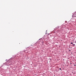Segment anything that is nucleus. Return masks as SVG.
<instances>
[{"label": "nucleus", "instance_id": "20e7f679", "mask_svg": "<svg viewBox=\"0 0 76 76\" xmlns=\"http://www.w3.org/2000/svg\"><path fill=\"white\" fill-rule=\"evenodd\" d=\"M71 44H73V43L72 42H71Z\"/></svg>", "mask_w": 76, "mask_h": 76}, {"label": "nucleus", "instance_id": "ddd939ff", "mask_svg": "<svg viewBox=\"0 0 76 76\" xmlns=\"http://www.w3.org/2000/svg\"><path fill=\"white\" fill-rule=\"evenodd\" d=\"M1 67H3V66H1Z\"/></svg>", "mask_w": 76, "mask_h": 76}, {"label": "nucleus", "instance_id": "6e6552de", "mask_svg": "<svg viewBox=\"0 0 76 76\" xmlns=\"http://www.w3.org/2000/svg\"><path fill=\"white\" fill-rule=\"evenodd\" d=\"M74 66H76V65H74Z\"/></svg>", "mask_w": 76, "mask_h": 76}, {"label": "nucleus", "instance_id": "1a4fd4ad", "mask_svg": "<svg viewBox=\"0 0 76 76\" xmlns=\"http://www.w3.org/2000/svg\"><path fill=\"white\" fill-rule=\"evenodd\" d=\"M40 39H39V40H40Z\"/></svg>", "mask_w": 76, "mask_h": 76}, {"label": "nucleus", "instance_id": "9b49d317", "mask_svg": "<svg viewBox=\"0 0 76 76\" xmlns=\"http://www.w3.org/2000/svg\"><path fill=\"white\" fill-rule=\"evenodd\" d=\"M70 64H72V63H71Z\"/></svg>", "mask_w": 76, "mask_h": 76}, {"label": "nucleus", "instance_id": "7ed1b4c3", "mask_svg": "<svg viewBox=\"0 0 76 76\" xmlns=\"http://www.w3.org/2000/svg\"><path fill=\"white\" fill-rule=\"evenodd\" d=\"M58 28H59V26H57L56 28V29H58Z\"/></svg>", "mask_w": 76, "mask_h": 76}, {"label": "nucleus", "instance_id": "39448f33", "mask_svg": "<svg viewBox=\"0 0 76 76\" xmlns=\"http://www.w3.org/2000/svg\"><path fill=\"white\" fill-rule=\"evenodd\" d=\"M75 45V44H73V45Z\"/></svg>", "mask_w": 76, "mask_h": 76}, {"label": "nucleus", "instance_id": "4468645a", "mask_svg": "<svg viewBox=\"0 0 76 76\" xmlns=\"http://www.w3.org/2000/svg\"><path fill=\"white\" fill-rule=\"evenodd\" d=\"M47 31H46V32H47Z\"/></svg>", "mask_w": 76, "mask_h": 76}, {"label": "nucleus", "instance_id": "0eeeda50", "mask_svg": "<svg viewBox=\"0 0 76 76\" xmlns=\"http://www.w3.org/2000/svg\"><path fill=\"white\" fill-rule=\"evenodd\" d=\"M75 43H76V41H75Z\"/></svg>", "mask_w": 76, "mask_h": 76}, {"label": "nucleus", "instance_id": "f257e3e1", "mask_svg": "<svg viewBox=\"0 0 76 76\" xmlns=\"http://www.w3.org/2000/svg\"><path fill=\"white\" fill-rule=\"evenodd\" d=\"M36 44H35V43L31 45V46H33V47H35V46H36Z\"/></svg>", "mask_w": 76, "mask_h": 76}, {"label": "nucleus", "instance_id": "2eb2a0df", "mask_svg": "<svg viewBox=\"0 0 76 76\" xmlns=\"http://www.w3.org/2000/svg\"><path fill=\"white\" fill-rule=\"evenodd\" d=\"M26 51V50H24V51Z\"/></svg>", "mask_w": 76, "mask_h": 76}, {"label": "nucleus", "instance_id": "9d476101", "mask_svg": "<svg viewBox=\"0 0 76 76\" xmlns=\"http://www.w3.org/2000/svg\"><path fill=\"white\" fill-rule=\"evenodd\" d=\"M69 51H70V50H69Z\"/></svg>", "mask_w": 76, "mask_h": 76}, {"label": "nucleus", "instance_id": "423d86ee", "mask_svg": "<svg viewBox=\"0 0 76 76\" xmlns=\"http://www.w3.org/2000/svg\"><path fill=\"white\" fill-rule=\"evenodd\" d=\"M59 69H60V70H61V68H59Z\"/></svg>", "mask_w": 76, "mask_h": 76}, {"label": "nucleus", "instance_id": "f8f14e48", "mask_svg": "<svg viewBox=\"0 0 76 76\" xmlns=\"http://www.w3.org/2000/svg\"><path fill=\"white\" fill-rule=\"evenodd\" d=\"M48 34V35H50V34Z\"/></svg>", "mask_w": 76, "mask_h": 76}, {"label": "nucleus", "instance_id": "f03ea898", "mask_svg": "<svg viewBox=\"0 0 76 76\" xmlns=\"http://www.w3.org/2000/svg\"><path fill=\"white\" fill-rule=\"evenodd\" d=\"M74 15L75 16V17H76V13H75L74 14Z\"/></svg>", "mask_w": 76, "mask_h": 76}]
</instances>
